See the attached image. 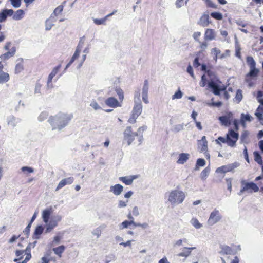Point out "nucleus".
Wrapping results in <instances>:
<instances>
[{"instance_id": "57", "label": "nucleus", "mask_w": 263, "mask_h": 263, "mask_svg": "<svg viewBox=\"0 0 263 263\" xmlns=\"http://www.w3.org/2000/svg\"><path fill=\"white\" fill-rule=\"evenodd\" d=\"M61 238H62L61 236H60L59 235L55 236L53 238V240L52 241V243L53 244V243L58 244L59 243H60Z\"/></svg>"}, {"instance_id": "43", "label": "nucleus", "mask_w": 263, "mask_h": 263, "mask_svg": "<svg viewBox=\"0 0 263 263\" xmlns=\"http://www.w3.org/2000/svg\"><path fill=\"white\" fill-rule=\"evenodd\" d=\"M86 58V54H83L78 61V68L81 67Z\"/></svg>"}, {"instance_id": "63", "label": "nucleus", "mask_w": 263, "mask_h": 263, "mask_svg": "<svg viewBox=\"0 0 263 263\" xmlns=\"http://www.w3.org/2000/svg\"><path fill=\"white\" fill-rule=\"evenodd\" d=\"M200 36L201 33L200 32H195L193 34V37L197 41H199V38Z\"/></svg>"}, {"instance_id": "55", "label": "nucleus", "mask_w": 263, "mask_h": 263, "mask_svg": "<svg viewBox=\"0 0 263 263\" xmlns=\"http://www.w3.org/2000/svg\"><path fill=\"white\" fill-rule=\"evenodd\" d=\"M102 233L101 229L100 228L96 229L93 232V235L99 237Z\"/></svg>"}, {"instance_id": "53", "label": "nucleus", "mask_w": 263, "mask_h": 263, "mask_svg": "<svg viewBox=\"0 0 263 263\" xmlns=\"http://www.w3.org/2000/svg\"><path fill=\"white\" fill-rule=\"evenodd\" d=\"M90 105L95 110H98L101 108V107L96 101H92Z\"/></svg>"}, {"instance_id": "36", "label": "nucleus", "mask_w": 263, "mask_h": 263, "mask_svg": "<svg viewBox=\"0 0 263 263\" xmlns=\"http://www.w3.org/2000/svg\"><path fill=\"white\" fill-rule=\"evenodd\" d=\"M211 16L213 18L217 20H221L223 18L222 15L220 12H212L210 14Z\"/></svg>"}, {"instance_id": "7", "label": "nucleus", "mask_w": 263, "mask_h": 263, "mask_svg": "<svg viewBox=\"0 0 263 263\" xmlns=\"http://www.w3.org/2000/svg\"><path fill=\"white\" fill-rule=\"evenodd\" d=\"M227 144L228 146L234 147L236 146V142L239 138V134L234 130L230 129L227 134Z\"/></svg>"}, {"instance_id": "54", "label": "nucleus", "mask_w": 263, "mask_h": 263, "mask_svg": "<svg viewBox=\"0 0 263 263\" xmlns=\"http://www.w3.org/2000/svg\"><path fill=\"white\" fill-rule=\"evenodd\" d=\"M226 181L227 184L228 189L230 192L232 191V179L231 178L226 179Z\"/></svg>"}, {"instance_id": "56", "label": "nucleus", "mask_w": 263, "mask_h": 263, "mask_svg": "<svg viewBox=\"0 0 263 263\" xmlns=\"http://www.w3.org/2000/svg\"><path fill=\"white\" fill-rule=\"evenodd\" d=\"M135 227H140L143 229H146L148 227V224L147 223H134Z\"/></svg>"}, {"instance_id": "20", "label": "nucleus", "mask_w": 263, "mask_h": 263, "mask_svg": "<svg viewBox=\"0 0 263 263\" xmlns=\"http://www.w3.org/2000/svg\"><path fill=\"white\" fill-rule=\"evenodd\" d=\"M17 64L15 67V73L18 74L24 70V60L22 58H20L17 60Z\"/></svg>"}, {"instance_id": "8", "label": "nucleus", "mask_w": 263, "mask_h": 263, "mask_svg": "<svg viewBox=\"0 0 263 263\" xmlns=\"http://www.w3.org/2000/svg\"><path fill=\"white\" fill-rule=\"evenodd\" d=\"M246 60L250 69V72L248 73L247 76L251 77H256L258 75L259 70L255 67L256 63L253 57L249 56L247 57Z\"/></svg>"}, {"instance_id": "25", "label": "nucleus", "mask_w": 263, "mask_h": 263, "mask_svg": "<svg viewBox=\"0 0 263 263\" xmlns=\"http://www.w3.org/2000/svg\"><path fill=\"white\" fill-rule=\"evenodd\" d=\"M189 158V154L187 153H181L179 155L177 161L178 164H184Z\"/></svg>"}, {"instance_id": "45", "label": "nucleus", "mask_w": 263, "mask_h": 263, "mask_svg": "<svg viewBox=\"0 0 263 263\" xmlns=\"http://www.w3.org/2000/svg\"><path fill=\"white\" fill-rule=\"evenodd\" d=\"M227 138H224L222 137H219L216 140L217 144L220 145L221 142L223 143H226L227 144Z\"/></svg>"}, {"instance_id": "35", "label": "nucleus", "mask_w": 263, "mask_h": 263, "mask_svg": "<svg viewBox=\"0 0 263 263\" xmlns=\"http://www.w3.org/2000/svg\"><path fill=\"white\" fill-rule=\"evenodd\" d=\"M191 222L192 224L196 229H199L201 227L202 224L199 222L198 220L196 218H193L191 219Z\"/></svg>"}, {"instance_id": "34", "label": "nucleus", "mask_w": 263, "mask_h": 263, "mask_svg": "<svg viewBox=\"0 0 263 263\" xmlns=\"http://www.w3.org/2000/svg\"><path fill=\"white\" fill-rule=\"evenodd\" d=\"M64 8V6L62 5L58 6L54 10L52 15H54L55 16H57L60 14Z\"/></svg>"}, {"instance_id": "50", "label": "nucleus", "mask_w": 263, "mask_h": 263, "mask_svg": "<svg viewBox=\"0 0 263 263\" xmlns=\"http://www.w3.org/2000/svg\"><path fill=\"white\" fill-rule=\"evenodd\" d=\"M148 89V83L147 80L144 81V86L143 87L142 93H147Z\"/></svg>"}, {"instance_id": "37", "label": "nucleus", "mask_w": 263, "mask_h": 263, "mask_svg": "<svg viewBox=\"0 0 263 263\" xmlns=\"http://www.w3.org/2000/svg\"><path fill=\"white\" fill-rule=\"evenodd\" d=\"M115 90L119 97V100L122 102L124 99V93L123 90L120 88H116Z\"/></svg>"}, {"instance_id": "40", "label": "nucleus", "mask_w": 263, "mask_h": 263, "mask_svg": "<svg viewBox=\"0 0 263 263\" xmlns=\"http://www.w3.org/2000/svg\"><path fill=\"white\" fill-rule=\"evenodd\" d=\"M42 85L39 82H37L35 86L34 92L35 93H41L42 90Z\"/></svg>"}, {"instance_id": "38", "label": "nucleus", "mask_w": 263, "mask_h": 263, "mask_svg": "<svg viewBox=\"0 0 263 263\" xmlns=\"http://www.w3.org/2000/svg\"><path fill=\"white\" fill-rule=\"evenodd\" d=\"M242 99V91L240 89L237 90L235 96V99L238 103H239Z\"/></svg>"}, {"instance_id": "23", "label": "nucleus", "mask_w": 263, "mask_h": 263, "mask_svg": "<svg viewBox=\"0 0 263 263\" xmlns=\"http://www.w3.org/2000/svg\"><path fill=\"white\" fill-rule=\"evenodd\" d=\"M66 247L64 245H61L57 247L53 248L52 250L54 253L57 255L59 258L62 256L63 253L65 251Z\"/></svg>"}, {"instance_id": "58", "label": "nucleus", "mask_w": 263, "mask_h": 263, "mask_svg": "<svg viewBox=\"0 0 263 263\" xmlns=\"http://www.w3.org/2000/svg\"><path fill=\"white\" fill-rule=\"evenodd\" d=\"M187 72L190 74V76L194 78H195V76H194V72H193V68H192V67L189 65L188 66H187Z\"/></svg>"}, {"instance_id": "32", "label": "nucleus", "mask_w": 263, "mask_h": 263, "mask_svg": "<svg viewBox=\"0 0 263 263\" xmlns=\"http://www.w3.org/2000/svg\"><path fill=\"white\" fill-rule=\"evenodd\" d=\"M232 170L229 166L223 165L217 168L216 172L220 173H225L230 171Z\"/></svg>"}, {"instance_id": "29", "label": "nucleus", "mask_w": 263, "mask_h": 263, "mask_svg": "<svg viewBox=\"0 0 263 263\" xmlns=\"http://www.w3.org/2000/svg\"><path fill=\"white\" fill-rule=\"evenodd\" d=\"M26 251V249L23 250H17L15 251V255L17 257V258H15L13 261L14 262H17L18 260H21L23 258V255L25 253Z\"/></svg>"}, {"instance_id": "5", "label": "nucleus", "mask_w": 263, "mask_h": 263, "mask_svg": "<svg viewBox=\"0 0 263 263\" xmlns=\"http://www.w3.org/2000/svg\"><path fill=\"white\" fill-rule=\"evenodd\" d=\"M241 188L238 194L241 195L245 192L253 193L257 192L259 189L257 184L253 182H247L246 180L241 181Z\"/></svg>"}, {"instance_id": "46", "label": "nucleus", "mask_w": 263, "mask_h": 263, "mask_svg": "<svg viewBox=\"0 0 263 263\" xmlns=\"http://www.w3.org/2000/svg\"><path fill=\"white\" fill-rule=\"evenodd\" d=\"M205 165V161L204 159L202 158H199L197 160L196 166H203Z\"/></svg>"}, {"instance_id": "14", "label": "nucleus", "mask_w": 263, "mask_h": 263, "mask_svg": "<svg viewBox=\"0 0 263 263\" xmlns=\"http://www.w3.org/2000/svg\"><path fill=\"white\" fill-rule=\"evenodd\" d=\"M105 104L109 107L116 108L121 106V104L114 97H109L105 101Z\"/></svg>"}, {"instance_id": "21", "label": "nucleus", "mask_w": 263, "mask_h": 263, "mask_svg": "<svg viewBox=\"0 0 263 263\" xmlns=\"http://www.w3.org/2000/svg\"><path fill=\"white\" fill-rule=\"evenodd\" d=\"M142 104L140 103H136L135 104V105L134 106L132 112V114L138 117L142 113Z\"/></svg>"}, {"instance_id": "62", "label": "nucleus", "mask_w": 263, "mask_h": 263, "mask_svg": "<svg viewBox=\"0 0 263 263\" xmlns=\"http://www.w3.org/2000/svg\"><path fill=\"white\" fill-rule=\"evenodd\" d=\"M200 65V63L199 62V58L196 57L193 62V66L194 67L197 68Z\"/></svg>"}, {"instance_id": "51", "label": "nucleus", "mask_w": 263, "mask_h": 263, "mask_svg": "<svg viewBox=\"0 0 263 263\" xmlns=\"http://www.w3.org/2000/svg\"><path fill=\"white\" fill-rule=\"evenodd\" d=\"M48 116V114L46 112H42L39 116V120L42 121L46 119Z\"/></svg>"}, {"instance_id": "28", "label": "nucleus", "mask_w": 263, "mask_h": 263, "mask_svg": "<svg viewBox=\"0 0 263 263\" xmlns=\"http://www.w3.org/2000/svg\"><path fill=\"white\" fill-rule=\"evenodd\" d=\"M24 14V12L21 9L17 10L14 13H13L12 18L14 20H20L22 19Z\"/></svg>"}, {"instance_id": "52", "label": "nucleus", "mask_w": 263, "mask_h": 263, "mask_svg": "<svg viewBox=\"0 0 263 263\" xmlns=\"http://www.w3.org/2000/svg\"><path fill=\"white\" fill-rule=\"evenodd\" d=\"M138 117L131 114L130 117L128 120V122L130 124H134L136 122V119Z\"/></svg>"}, {"instance_id": "2", "label": "nucleus", "mask_w": 263, "mask_h": 263, "mask_svg": "<svg viewBox=\"0 0 263 263\" xmlns=\"http://www.w3.org/2000/svg\"><path fill=\"white\" fill-rule=\"evenodd\" d=\"M72 114L60 113L55 116H51L48 119L49 123L53 126V129L56 128L61 129L65 127L72 119Z\"/></svg>"}, {"instance_id": "4", "label": "nucleus", "mask_w": 263, "mask_h": 263, "mask_svg": "<svg viewBox=\"0 0 263 263\" xmlns=\"http://www.w3.org/2000/svg\"><path fill=\"white\" fill-rule=\"evenodd\" d=\"M185 197L183 192L174 190L170 192L168 200L172 204H180L183 201Z\"/></svg>"}, {"instance_id": "15", "label": "nucleus", "mask_w": 263, "mask_h": 263, "mask_svg": "<svg viewBox=\"0 0 263 263\" xmlns=\"http://www.w3.org/2000/svg\"><path fill=\"white\" fill-rule=\"evenodd\" d=\"M137 178V176L133 175L130 176L120 177H119V180L126 185H130L133 183L134 180Z\"/></svg>"}, {"instance_id": "1", "label": "nucleus", "mask_w": 263, "mask_h": 263, "mask_svg": "<svg viewBox=\"0 0 263 263\" xmlns=\"http://www.w3.org/2000/svg\"><path fill=\"white\" fill-rule=\"evenodd\" d=\"M206 73L209 78V80L208 81L206 76L203 74L201 77V80L200 82V85L201 87H204L208 84V87L213 90V92L215 95H219L221 91L226 90V87L223 86L220 87L217 84L218 79L214 71L211 69H208L206 71Z\"/></svg>"}, {"instance_id": "64", "label": "nucleus", "mask_w": 263, "mask_h": 263, "mask_svg": "<svg viewBox=\"0 0 263 263\" xmlns=\"http://www.w3.org/2000/svg\"><path fill=\"white\" fill-rule=\"evenodd\" d=\"M132 214L135 216H138L139 213L138 208L137 206H135L132 211Z\"/></svg>"}, {"instance_id": "11", "label": "nucleus", "mask_w": 263, "mask_h": 263, "mask_svg": "<svg viewBox=\"0 0 263 263\" xmlns=\"http://www.w3.org/2000/svg\"><path fill=\"white\" fill-rule=\"evenodd\" d=\"M61 67V64L58 65L57 66L55 67L53 69L51 72L49 74V75L48 77V80H47V87L48 88L50 89V88H53V86L52 83V79H53V77L57 74V73L59 71Z\"/></svg>"}, {"instance_id": "22", "label": "nucleus", "mask_w": 263, "mask_h": 263, "mask_svg": "<svg viewBox=\"0 0 263 263\" xmlns=\"http://www.w3.org/2000/svg\"><path fill=\"white\" fill-rule=\"evenodd\" d=\"M195 249V247H184L182 249V251L178 254V256L186 257L191 254V251Z\"/></svg>"}, {"instance_id": "13", "label": "nucleus", "mask_w": 263, "mask_h": 263, "mask_svg": "<svg viewBox=\"0 0 263 263\" xmlns=\"http://www.w3.org/2000/svg\"><path fill=\"white\" fill-rule=\"evenodd\" d=\"M74 181V178L73 177H69L67 178L62 179L58 184V186L55 189V191H57L64 187L67 184H71Z\"/></svg>"}, {"instance_id": "27", "label": "nucleus", "mask_w": 263, "mask_h": 263, "mask_svg": "<svg viewBox=\"0 0 263 263\" xmlns=\"http://www.w3.org/2000/svg\"><path fill=\"white\" fill-rule=\"evenodd\" d=\"M117 11L115 10L114 11H113L112 13L107 15L104 18H101V19H97V18H96V19H94L93 20V22L94 23L96 24V25H102V24H104L107 18L112 15L113 14H115V13Z\"/></svg>"}, {"instance_id": "33", "label": "nucleus", "mask_w": 263, "mask_h": 263, "mask_svg": "<svg viewBox=\"0 0 263 263\" xmlns=\"http://www.w3.org/2000/svg\"><path fill=\"white\" fill-rule=\"evenodd\" d=\"M30 243L27 246V247L26 248V251L25 252V253L26 254V256L25 257V259L27 260L28 261L31 259V247H30Z\"/></svg>"}, {"instance_id": "10", "label": "nucleus", "mask_w": 263, "mask_h": 263, "mask_svg": "<svg viewBox=\"0 0 263 263\" xmlns=\"http://www.w3.org/2000/svg\"><path fill=\"white\" fill-rule=\"evenodd\" d=\"M221 219V216L218 210L215 209L210 214L208 223L210 225H213L219 221Z\"/></svg>"}, {"instance_id": "12", "label": "nucleus", "mask_w": 263, "mask_h": 263, "mask_svg": "<svg viewBox=\"0 0 263 263\" xmlns=\"http://www.w3.org/2000/svg\"><path fill=\"white\" fill-rule=\"evenodd\" d=\"M233 118V114L231 112H229L226 115L219 117L218 119L222 125L229 126L231 124Z\"/></svg>"}, {"instance_id": "48", "label": "nucleus", "mask_w": 263, "mask_h": 263, "mask_svg": "<svg viewBox=\"0 0 263 263\" xmlns=\"http://www.w3.org/2000/svg\"><path fill=\"white\" fill-rule=\"evenodd\" d=\"M182 97V93L180 91V90H178L176 91L175 94L172 96V99H180Z\"/></svg>"}, {"instance_id": "42", "label": "nucleus", "mask_w": 263, "mask_h": 263, "mask_svg": "<svg viewBox=\"0 0 263 263\" xmlns=\"http://www.w3.org/2000/svg\"><path fill=\"white\" fill-rule=\"evenodd\" d=\"M259 110H261L260 109V106H259L257 110H256V112L255 113V116L257 117V118H258V119L260 121L263 120V114H262V112H259Z\"/></svg>"}, {"instance_id": "39", "label": "nucleus", "mask_w": 263, "mask_h": 263, "mask_svg": "<svg viewBox=\"0 0 263 263\" xmlns=\"http://www.w3.org/2000/svg\"><path fill=\"white\" fill-rule=\"evenodd\" d=\"M21 170L24 173H32L34 172V170L30 167L23 166L21 168Z\"/></svg>"}, {"instance_id": "41", "label": "nucleus", "mask_w": 263, "mask_h": 263, "mask_svg": "<svg viewBox=\"0 0 263 263\" xmlns=\"http://www.w3.org/2000/svg\"><path fill=\"white\" fill-rule=\"evenodd\" d=\"M248 136H249L248 132L247 130L243 131L242 133L241 137H240L241 141L243 142H246V140L248 138Z\"/></svg>"}, {"instance_id": "31", "label": "nucleus", "mask_w": 263, "mask_h": 263, "mask_svg": "<svg viewBox=\"0 0 263 263\" xmlns=\"http://www.w3.org/2000/svg\"><path fill=\"white\" fill-rule=\"evenodd\" d=\"M134 223H135V222L132 220H131L130 221L125 220L121 223V224L120 225V229H124L125 228H127L129 227V226H130L131 224H133L134 226Z\"/></svg>"}, {"instance_id": "9", "label": "nucleus", "mask_w": 263, "mask_h": 263, "mask_svg": "<svg viewBox=\"0 0 263 263\" xmlns=\"http://www.w3.org/2000/svg\"><path fill=\"white\" fill-rule=\"evenodd\" d=\"M84 43V40L83 39H81L73 55L71 57L69 62L67 64L65 69H67L68 67H69L76 60L78 59L79 57H80V54L83 48Z\"/></svg>"}, {"instance_id": "61", "label": "nucleus", "mask_w": 263, "mask_h": 263, "mask_svg": "<svg viewBox=\"0 0 263 263\" xmlns=\"http://www.w3.org/2000/svg\"><path fill=\"white\" fill-rule=\"evenodd\" d=\"M222 251L226 254H230L231 251V249L228 246H225L222 248Z\"/></svg>"}, {"instance_id": "24", "label": "nucleus", "mask_w": 263, "mask_h": 263, "mask_svg": "<svg viewBox=\"0 0 263 263\" xmlns=\"http://www.w3.org/2000/svg\"><path fill=\"white\" fill-rule=\"evenodd\" d=\"M252 120V117L250 116L249 114H241V117H240V122L241 125L243 128H245L246 126V121H251Z\"/></svg>"}, {"instance_id": "49", "label": "nucleus", "mask_w": 263, "mask_h": 263, "mask_svg": "<svg viewBox=\"0 0 263 263\" xmlns=\"http://www.w3.org/2000/svg\"><path fill=\"white\" fill-rule=\"evenodd\" d=\"M187 0H176V5L177 8H180L184 4L187 3Z\"/></svg>"}, {"instance_id": "59", "label": "nucleus", "mask_w": 263, "mask_h": 263, "mask_svg": "<svg viewBox=\"0 0 263 263\" xmlns=\"http://www.w3.org/2000/svg\"><path fill=\"white\" fill-rule=\"evenodd\" d=\"M201 25L203 26V27H205V26H208L209 24V17L208 16H206L205 18V20L204 21H202V20H201Z\"/></svg>"}, {"instance_id": "16", "label": "nucleus", "mask_w": 263, "mask_h": 263, "mask_svg": "<svg viewBox=\"0 0 263 263\" xmlns=\"http://www.w3.org/2000/svg\"><path fill=\"white\" fill-rule=\"evenodd\" d=\"M16 52V48L15 47H12L9 51L1 55L0 58L2 60L5 61L9 58L13 57Z\"/></svg>"}, {"instance_id": "47", "label": "nucleus", "mask_w": 263, "mask_h": 263, "mask_svg": "<svg viewBox=\"0 0 263 263\" xmlns=\"http://www.w3.org/2000/svg\"><path fill=\"white\" fill-rule=\"evenodd\" d=\"M12 6L15 8H18L21 6V0H11Z\"/></svg>"}, {"instance_id": "26", "label": "nucleus", "mask_w": 263, "mask_h": 263, "mask_svg": "<svg viewBox=\"0 0 263 263\" xmlns=\"http://www.w3.org/2000/svg\"><path fill=\"white\" fill-rule=\"evenodd\" d=\"M10 80L9 74L3 71H0V84L7 82Z\"/></svg>"}, {"instance_id": "44", "label": "nucleus", "mask_w": 263, "mask_h": 263, "mask_svg": "<svg viewBox=\"0 0 263 263\" xmlns=\"http://www.w3.org/2000/svg\"><path fill=\"white\" fill-rule=\"evenodd\" d=\"M43 230L44 229L42 226H38L35 230L34 234L36 235H40L43 233Z\"/></svg>"}, {"instance_id": "3", "label": "nucleus", "mask_w": 263, "mask_h": 263, "mask_svg": "<svg viewBox=\"0 0 263 263\" xmlns=\"http://www.w3.org/2000/svg\"><path fill=\"white\" fill-rule=\"evenodd\" d=\"M53 208L50 206L48 208L42 212V218L45 223L47 224L46 232H51L58 225V221L53 218L49 220L50 216L53 213Z\"/></svg>"}, {"instance_id": "30", "label": "nucleus", "mask_w": 263, "mask_h": 263, "mask_svg": "<svg viewBox=\"0 0 263 263\" xmlns=\"http://www.w3.org/2000/svg\"><path fill=\"white\" fill-rule=\"evenodd\" d=\"M253 155L255 161L259 164H262V157L258 152L255 151L253 152Z\"/></svg>"}, {"instance_id": "6", "label": "nucleus", "mask_w": 263, "mask_h": 263, "mask_svg": "<svg viewBox=\"0 0 263 263\" xmlns=\"http://www.w3.org/2000/svg\"><path fill=\"white\" fill-rule=\"evenodd\" d=\"M137 136L138 133L133 132L131 126H127L123 133V141L129 145L135 140V137Z\"/></svg>"}, {"instance_id": "19", "label": "nucleus", "mask_w": 263, "mask_h": 263, "mask_svg": "<svg viewBox=\"0 0 263 263\" xmlns=\"http://www.w3.org/2000/svg\"><path fill=\"white\" fill-rule=\"evenodd\" d=\"M123 187L120 184H117L110 187V191L112 192L115 195H119L122 192Z\"/></svg>"}, {"instance_id": "60", "label": "nucleus", "mask_w": 263, "mask_h": 263, "mask_svg": "<svg viewBox=\"0 0 263 263\" xmlns=\"http://www.w3.org/2000/svg\"><path fill=\"white\" fill-rule=\"evenodd\" d=\"M212 52L215 54V59L216 60L218 55L220 53V50L217 48H214L212 49Z\"/></svg>"}, {"instance_id": "18", "label": "nucleus", "mask_w": 263, "mask_h": 263, "mask_svg": "<svg viewBox=\"0 0 263 263\" xmlns=\"http://www.w3.org/2000/svg\"><path fill=\"white\" fill-rule=\"evenodd\" d=\"M14 11L12 9H6L0 13V22L5 21L7 16H12Z\"/></svg>"}, {"instance_id": "17", "label": "nucleus", "mask_w": 263, "mask_h": 263, "mask_svg": "<svg viewBox=\"0 0 263 263\" xmlns=\"http://www.w3.org/2000/svg\"><path fill=\"white\" fill-rule=\"evenodd\" d=\"M216 36L215 32L213 29H207L204 33V39L206 41L214 40Z\"/></svg>"}]
</instances>
